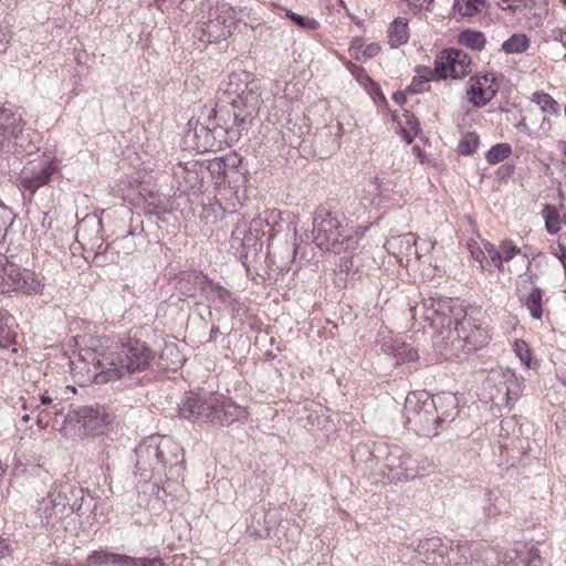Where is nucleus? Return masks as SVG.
I'll use <instances>...</instances> for the list:
<instances>
[{
  "mask_svg": "<svg viewBox=\"0 0 566 566\" xmlns=\"http://www.w3.org/2000/svg\"><path fill=\"white\" fill-rule=\"evenodd\" d=\"M427 318L439 324L432 337L436 353L446 361H461L488 343V332L459 301L429 302Z\"/></svg>",
  "mask_w": 566,
  "mask_h": 566,
  "instance_id": "1",
  "label": "nucleus"
},
{
  "mask_svg": "<svg viewBox=\"0 0 566 566\" xmlns=\"http://www.w3.org/2000/svg\"><path fill=\"white\" fill-rule=\"evenodd\" d=\"M94 381L104 385L151 367L156 352L139 338L128 337L105 350H94Z\"/></svg>",
  "mask_w": 566,
  "mask_h": 566,
  "instance_id": "2",
  "label": "nucleus"
},
{
  "mask_svg": "<svg viewBox=\"0 0 566 566\" xmlns=\"http://www.w3.org/2000/svg\"><path fill=\"white\" fill-rule=\"evenodd\" d=\"M314 242L322 251L340 254L358 248L361 233L349 226L344 217L319 207L313 217Z\"/></svg>",
  "mask_w": 566,
  "mask_h": 566,
  "instance_id": "3",
  "label": "nucleus"
},
{
  "mask_svg": "<svg viewBox=\"0 0 566 566\" xmlns=\"http://www.w3.org/2000/svg\"><path fill=\"white\" fill-rule=\"evenodd\" d=\"M179 415L187 420L219 426H229L247 418L244 408L210 392L187 396L179 406Z\"/></svg>",
  "mask_w": 566,
  "mask_h": 566,
  "instance_id": "4",
  "label": "nucleus"
},
{
  "mask_svg": "<svg viewBox=\"0 0 566 566\" xmlns=\"http://www.w3.org/2000/svg\"><path fill=\"white\" fill-rule=\"evenodd\" d=\"M42 135L25 127L22 114L10 108H0V154L17 157L31 156L39 151Z\"/></svg>",
  "mask_w": 566,
  "mask_h": 566,
  "instance_id": "5",
  "label": "nucleus"
},
{
  "mask_svg": "<svg viewBox=\"0 0 566 566\" xmlns=\"http://www.w3.org/2000/svg\"><path fill=\"white\" fill-rule=\"evenodd\" d=\"M136 457L138 470L165 472L182 463L184 450L170 437L153 436L136 448Z\"/></svg>",
  "mask_w": 566,
  "mask_h": 566,
  "instance_id": "6",
  "label": "nucleus"
},
{
  "mask_svg": "<svg viewBox=\"0 0 566 566\" xmlns=\"http://www.w3.org/2000/svg\"><path fill=\"white\" fill-rule=\"evenodd\" d=\"M405 427L419 436L434 437L444 419L437 413L433 398L427 391L410 392L405 401Z\"/></svg>",
  "mask_w": 566,
  "mask_h": 566,
  "instance_id": "7",
  "label": "nucleus"
},
{
  "mask_svg": "<svg viewBox=\"0 0 566 566\" xmlns=\"http://www.w3.org/2000/svg\"><path fill=\"white\" fill-rule=\"evenodd\" d=\"M223 92L233 108L234 123L239 127H243L247 120L253 118L260 105L256 85L248 83L240 74L234 73L229 75Z\"/></svg>",
  "mask_w": 566,
  "mask_h": 566,
  "instance_id": "8",
  "label": "nucleus"
},
{
  "mask_svg": "<svg viewBox=\"0 0 566 566\" xmlns=\"http://www.w3.org/2000/svg\"><path fill=\"white\" fill-rule=\"evenodd\" d=\"M208 14L200 22V40L209 43L226 40L235 24V10L229 3L208 0Z\"/></svg>",
  "mask_w": 566,
  "mask_h": 566,
  "instance_id": "9",
  "label": "nucleus"
},
{
  "mask_svg": "<svg viewBox=\"0 0 566 566\" xmlns=\"http://www.w3.org/2000/svg\"><path fill=\"white\" fill-rule=\"evenodd\" d=\"M44 284L33 271L21 269L7 259L0 260V294L20 292L32 295L40 294Z\"/></svg>",
  "mask_w": 566,
  "mask_h": 566,
  "instance_id": "10",
  "label": "nucleus"
},
{
  "mask_svg": "<svg viewBox=\"0 0 566 566\" xmlns=\"http://www.w3.org/2000/svg\"><path fill=\"white\" fill-rule=\"evenodd\" d=\"M113 421V415L105 406H83L69 412L64 422L75 423L80 436L102 433L103 430Z\"/></svg>",
  "mask_w": 566,
  "mask_h": 566,
  "instance_id": "11",
  "label": "nucleus"
},
{
  "mask_svg": "<svg viewBox=\"0 0 566 566\" xmlns=\"http://www.w3.org/2000/svg\"><path fill=\"white\" fill-rule=\"evenodd\" d=\"M381 474L390 483H398L411 480L417 476V468L410 455L406 454L401 448L391 447L381 462Z\"/></svg>",
  "mask_w": 566,
  "mask_h": 566,
  "instance_id": "12",
  "label": "nucleus"
},
{
  "mask_svg": "<svg viewBox=\"0 0 566 566\" xmlns=\"http://www.w3.org/2000/svg\"><path fill=\"white\" fill-rule=\"evenodd\" d=\"M471 72V59L459 49L444 50L434 62L433 77L462 78Z\"/></svg>",
  "mask_w": 566,
  "mask_h": 566,
  "instance_id": "13",
  "label": "nucleus"
},
{
  "mask_svg": "<svg viewBox=\"0 0 566 566\" xmlns=\"http://www.w3.org/2000/svg\"><path fill=\"white\" fill-rule=\"evenodd\" d=\"M59 166L55 159L44 157L35 164L24 167L19 177V185L24 190L34 195L40 188L49 185L57 172Z\"/></svg>",
  "mask_w": 566,
  "mask_h": 566,
  "instance_id": "14",
  "label": "nucleus"
},
{
  "mask_svg": "<svg viewBox=\"0 0 566 566\" xmlns=\"http://www.w3.org/2000/svg\"><path fill=\"white\" fill-rule=\"evenodd\" d=\"M216 109L210 108L208 109L203 122L196 124L193 128V136L198 140V149L207 151L221 148L227 130L216 123Z\"/></svg>",
  "mask_w": 566,
  "mask_h": 566,
  "instance_id": "15",
  "label": "nucleus"
},
{
  "mask_svg": "<svg viewBox=\"0 0 566 566\" xmlns=\"http://www.w3.org/2000/svg\"><path fill=\"white\" fill-rule=\"evenodd\" d=\"M499 86L493 74L472 76L467 94L469 102L475 107L485 106L497 93Z\"/></svg>",
  "mask_w": 566,
  "mask_h": 566,
  "instance_id": "16",
  "label": "nucleus"
},
{
  "mask_svg": "<svg viewBox=\"0 0 566 566\" xmlns=\"http://www.w3.org/2000/svg\"><path fill=\"white\" fill-rule=\"evenodd\" d=\"M535 277H536V274H532L528 277L523 279L518 283L517 291H518L521 301L524 303V305L530 311L531 316L535 319H541V317L543 315V310H542L543 291L539 287L533 286L528 294L524 293V290H526L528 285H533Z\"/></svg>",
  "mask_w": 566,
  "mask_h": 566,
  "instance_id": "17",
  "label": "nucleus"
},
{
  "mask_svg": "<svg viewBox=\"0 0 566 566\" xmlns=\"http://www.w3.org/2000/svg\"><path fill=\"white\" fill-rule=\"evenodd\" d=\"M54 497L48 492L46 496L38 502L35 515L40 524L45 527L53 528L64 517L61 511V504L55 502Z\"/></svg>",
  "mask_w": 566,
  "mask_h": 566,
  "instance_id": "18",
  "label": "nucleus"
},
{
  "mask_svg": "<svg viewBox=\"0 0 566 566\" xmlns=\"http://www.w3.org/2000/svg\"><path fill=\"white\" fill-rule=\"evenodd\" d=\"M180 284V290L186 296L197 297L200 294L203 297V301H209L208 290L211 281H209L202 273H188L181 279ZM198 303H200V301Z\"/></svg>",
  "mask_w": 566,
  "mask_h": 566,
  "instance_id": "19",
  "label": "nucleus"
},
{
  "mask_svg": "<svg viewBox=\"0 0 566 566\" xmlns=\"http://www.w3.org/2000/svg\"><path fill=\"white\" fill-rule=\"evenodd\" d=\"M41 405L42 410L38 415L36 423L41 428H45L49 426L48 417H56L64 413L66 408V403L63 399L57 396H52L49 391H44L41 394Z\"/></svg>",
  "mask_w": 566,
  "mask_h": 566,
  "instance_id": "20",
  "label": "nucleus"
},
{
  "mask_svg": "<svg viewBox=\"0 0 566 566\" xmlns=\"http://www.w3.org/2000/svg\"><path fill=\"white\" fill-rule=\"evenodd\" d=\"M444 542L439 537H432L419 545V555L423 557V562L427 565L442 566L444 564L443 557L444 553H447Z\"/></svg>",
  "mask_w": 566,
  "mask_h": 566,
  "instance_id": "21",
  "label": "nucleus"
},
{
  "mask_svg": "<svg viewBox=\"0 0 566 566\" xmlns=\"http://www.w3.org/2000/svg\"><path fill=\"white\" fill-rule=\"evenodd\" d=\"M49 492L54 500H56L55 502L62 505L61 511L64 515L72 499L81 495L82 500L84 494V490L82 488L63 481H55Z\"/></svg>",
  "mask_w": 566,
  "mask_h": 566,
  "instance_id": "22",
  "label": "nucleus"
},
{
  "mask_svg": "<svg viewBox=\"0 0 566 566\" xmlns=\"http://www.w3.org/2000/svg\"><path fill=\"white\" fill-rule=\"evenodd\" d=\"M436 303H442V301H459L458 298H450V297H443V296H429L422 298L420 303L416 304H409V314L410 318L415 322L418 321V318L423 319L429 324V326L434 331L439 324L432 323L431 319L427 318V305H429V302Z\"/></svg>",
  "mask_w": 566,
  "mask_h": 566,
  "instance_id": "23",
  "label": "nucleus"
},
{
  "mask_svg": "<svg viewBox=\"0 0 566 566\" xmlns=\"http://www.w3.org/2000/svg\"><path fill=\"white\" fill-rule=\"evenodd\" d=\"M388 39L391 48H399L409 39L408 21L405 18H397L388 29Z\"/></svg>",
  "mask_w": 566,
  "mask_h": 566,
  "instance_id": "24",
  "label": "nucleus"
},
{
  "mask_svg": "<svg viewBox=\"0 0 566 566\" xmlns=\"http://www.w3.org/2000/svg\"><path fill=\"white\" fill-rule=\"evenodd\" d=\"M208 296H209L208 302H210L212 298L213 303H218L219 305H224L226 307L231 308V310L234 307L233 303L235 300H234L232 293L229 292L223 286H221L220 284H216V283L211 282L210 287L208 290Z\"/></svg>",
  "mask_w": 566,
  "mask_h": 566,
  "instance_id": "25",
  "label": "nucleus"
},
{
  "mask_svg": "<svg viewBox=\"0 0 566 566\" xmlns=\"http://www.w3.org/2000/svg\"><path fill=\"white\" fill-rule=\"evenodd\" d=\"M485 0H457L453 9L461 15L471 18L482 12L485 8Z\"/></svg>",
  "mask_w": 566,
  "mask_h": 566,
  "instance_id": "26",
  "label": "nucleus"
},
{
  "mask_svg": "<svg viewBox=\"0 0 566 566\" xmlns=\"http://www.w3.org/2000/svg\"><path fill=\"white\" fill-rule=\"evenodd\" d=\"M112 250L117 254L120 252L124 255H129L136 250L135 237L132 232H128L126 235L115 239L112 243L107 244L105 251Z\"/></svg>",
  "mask_w": 566,
  "mask_h": 566,
  "instance_id": "27",
  "label": "nucleus"
},
{
  "mask_svg": "<svg viewBox=\"0 0 566 566\" xmlns=\"http://www.w3.org/2000/svg\"><path fill=\"white\" fill-rule=\"evenodd\" d=\"M530 48V40L525 34H513L502 44L506 54H520Z\"/></svg>",
  "mask_w": 566,
  "mask_h": 566,
  "instance_id": "28",
  "label": "nucleus"
},
{
  "mask_svg": "<svg viewBox=\"0 0 566 566\" xmlns=\"http://www.w3.org/2000/svg\"><path fill=\"white\" fill-rule=\"evenodd\" d=\"M13 317L7 310H0V349L10 347L14 336L10 329Z\"/></svg>",
  "mask_w": 566,
  "mask_h": 566,
  "instance_id": "29",
  "label": "nucleus"
},
{
  "mask_svg": "<svg viewBox=\"0 0 566 566\" xmlns=\"http://www.w3.org/2000/svg\"><path fill=\"white\" fill-rule=\"evenodd\" d=\"M461 44L475 51H480L485 46L486 40L482 32L474 30H464L459 35Z\"/></svg>",
  "mask_w": 566,
  "mask_h": 566,
  "instance_id": "30",
  "label": "nucleus"
},
{
  "mask_svg": "<svg viewBox=\"0 0 566 566\" xmlns=\"http://www.w3.org/2000/svg\"><path fill=\"white\" fill-rule=\"evenodd\" d=\"M512 154V147L506 143H499L492 146L485 154V159L490 165H495L509 158Z\"/></svg>",
  "mask_w": 566,
  "mask_h": 566,
  "instance_id": "31",
  "label": "nucleus"
},
{
  "mask_svg": "<svg viewBox=\"0 0 566 566\" xmlns=\"http://www.w3.org/2000/svg\"><path fill=\"white\" fill-rule=\"evenodd\" d=\"M444 547L447 548V553H444V564L442 566H461V552H463V548L459 547V543L447 539Z\"/></svg>",
  "mask_w": 566,
  "mask_h": 566,
  "instance_id": "32",
  "label": "nucleus"
},
{
  "mask_svg": "<svg viewBox=\"0 0 566 566\" xmlns=\"http://www.w3.org/2000/svg\"><path fill=\"white\" fill-rule=\"evenodd\" d=\"M532 101L538 104L544 113L556 115L559 112L558 103L553 98V96L545 92H535Z\"/></svg>",
  "mask_w": 566,
  "mask_h": 566,
  "instance_id": "33",
  "label": "nucleus"
},
{
  "mask_svg": "<svg viewBox=\"0 0 566 566\" xmlns=\"http://www.w3.org/2000/svg\"><path fill=\"white\" fill-rule=\"evenodd\" d=\"M480 144V137L476 133L470 132L462 136L458 145V151L461 155L469 156L475 153Z\"/></svg>",
  "mask_w": 566,
  "mask_h": 566,
  "instance_id": "34",
  "label": "nucleus"
},
{
  "mask_svg": "<svg viewBox=\"0 0 566 566\" xmlns=\"http://www.w3.org/2000/svg\"><path fill=\"white\" fill-rule=\"evenodd\" d=\"M98 559L105 566H130L134 563L133 557L114 553H103Z\"/></svg>",
  "mask_w": 566,
  "mask_h": 566,
  "instance_id": "35",
  "label": "nucleus"
},
{
  "mask_svg": "<svg viewBox=\"0 0 566 566\" xmlns=\"http://www.w3.org/2000/svg\"><path fill=\"white\" fill-rule=\"evenodd\" d=\"M542 213L545 219V227H546L547 232L551 234L557 233L560 229V223H559V216L556 212V210L549 206H546L543 209Z\"/></svg>",
  "mask_w": 566,
  "mask_h": 566,
  "instance_id": "36",
  "label": "nucleus"
},
{
  "mask_svg": "<svg viewBox=\"0 0 566 566\" xmlns=\"http://www.w3.org/2000/svg\"><path fill=\"white\" fill-rule=\"evenodd\" d=\"M398 354H396V364L416 361L419 358L418 352L406 343H398Z\"/></svg>",
  "mask_w": 566,
  "mask_h": 566,
  "instance_id": "37",
  "label": "nucleus"
},
{
  "mask_svg": "<svg viewBox=\"0 0 566 566\" xmlns=\"http://www.w3.org/2000/svg\"><path fill=\"white\" fill-rule=\"evenodd\" d=\"M286 17L293 21L297 27L304 30H315L318 27V22L314 19H310L306 17H303L298 13H295L291 10L286 11Z\"/></svg>",
  "mask_w": 566,
  "mask_h": 566,
  "instance_id": "38",
  "label": "nucleus"
},
{
  "mask_svg": "<svg viewBox=\"0 0 566 566\" xmlns=\"http://www.w3.org/2000/svg\"><path fill=\"white\" fill-rule=\"evenodd\" d=\"M406 3L408 10L412 14H419L422 11H432L434 0H401Z\"/></svg>",
  "mask_w": 566,
  "mask_h": 566,
  "instance_id": "39",
  "label": "nucleus"
},
{
  "mask_svg": "<svg viewBox=\"0 0 566 566\" xmlns=\"http://www.w3.org/2000/svg\"><path fill=\"white\" fill-rule=\"evenodd\" d=\"M397 243L405 244L406 245V252H411L413 250V253L417 254V250L415 249L416 244V238L413 233H406L402 235H398L392 238L388 241L389 247H395Z\"/></svg>",
  "mask_w": 566,
  "mask_h": 566,
  "instance_id": "40",
  "label": "nucleus"
},
{
  "mask_svg": "<svg viewBox=\"0 0 566 566\" xmlns=\"http://www.w3.org/2000/svg\"><path fill=\"white\" fill-rule=\"evenodd\" d=\"M514 352L520 360L528 368L531 364V350L524 340H516L514 343Z\"/></svg>",
  "mask_w": 566,
  "mask_h": 566,
  "instance_id": "41",
  "label": "nucleus"
},
{
  "mask_svg": "<svg viewBox=\"0 0 566 566\" xmlns=\"http://www.w3.org/2000/svg\"><path fill=\"white\" fill-rule=\"evenodd\" d=\"M459 547L463 548V552H461V555H463L461 556V566H472L474 563H478V559L473 556V543H459Z\"/></svg>",
  "mask_w": 566,
  "mask_h": 566,
  "instance_id": "42",
  "label": "nucleus"
},
{
  "mask_svg": "<svg viewBox=\"0 0 566 566\" xmlns=\"http://www.w3.org/2000/svg\"><path fill=\"white\" fill-rule=\"evenodd\" d=\"M437 77H433V73L431 72V76H415L411 84L407 87V92L411 94H418L424 90V85L430 80H436Z\"/></svg>",
  "mask_w": 566,
  "mask_h": 566,
  "instance_id": "43",
  "label": "nucleus"
},
{
  "mask_svg": "<svg viewBox=\"0 0 566 566\" xmlns=\"http://www.w3.org/2000/svg\"><path fill=\"white\" fill-rule=\"evenodd\" d=\"M502 256L505 261H511L515 255L521 253V250L514 244L512 240H504L501 243Z\"/></svg>",
  "mask_w": 566,
  "mask_h": 566,
  "instance_id": "44",
  "label": "nucleus"
},
{
  "mask_svg": "<svg viewBox=\"0 0 566 566\" xmlns=\"http://www.w3.org/2000/svg\"><path fill=\"white\" fill-rule=\"evenodd\" d=\"M13 548L8 538L0 537V563L11 558Z\"/></svg>",
  "mask_w": 566,
  "mask_h": 566,
  "instance_id": "45",
  "label": "nucleus"
},
{
  "mask_svg": "<svg viewBox=\"0 0 566 566\" xmlns=\"http://www.w3.org/2000/svg\"><path fill=\"white\" fill-rule=\"evenodd\" d=\"M398 343L399 342H395V340H387V339H384L382 343H381V346H380V349L382 353L389 355V356H392L395 359H396V354H398Z\"/></svg>",
  "mask_w": 566,
  "mask_h": 566,
  "instance_id": "46",
  "label": "nucleus"
},
{
  "mask_svg": "<svg viewBox=\"0 0 566 566\" xmlns=\"http://www.w3.org/2000/svg\"><path fill=\"white\" fill-rule=\"evenodd\" d=\"M22 408L27 411L38 412L39 415L40 411L42 410L41 397L39 398V400H36L34 397L30 398L29 400H24Z\"/></svg>",
  "mask_w": 566,
  "mask_h": 566,
  "instance_id": "47",
  "label": "nucleus"
},
{
  "mask_svg": "<svg viewBox=\"0 0 566 566\" xmlns=\"http://www.w3.org/2000/svg\"><path fill=\"white\" fill-rule=\"evenodd\" d=\"M363 453H368L369 458L366 461H374V451L370 450L368 444H359L354 453V459L361 458Z\"/></svg>",
  "mask_w": 566,
  "mask_h": 566,
  "instance_id": "48",
  "label": "nucleus"
},
{
  "mask_svg": "<svg viewBox=\"0 0 566 566\" xmlns=\"http://www.w3.org/2000/svg\"><path fill=\"white\" fill-rule=\"evenodd\" d=\"M483 245H484L485 253L488 254V256L490 258L491 261H493L495 259L497 260V258L500 255H502L499 252V250L495 248L494 244H492V243L486 241V242L483 243Z\"/></svg>",
  "mask_w": 566,
  "mask_h": 566,
  "instance_id": "49",
  "label": "nucleus"
},
{
  "mask_svg": "<svg viewBox=\"0 0 566 566\" xmlns=\"http://www.w3.org/2000/svg\"><path fill=\"white\" fill-rule=\"evenodd\" d=\"M553 36L555 41L562 43V45L566 49V28L565 29H555L553 30Z\"/></svg>",
  "mask_w": 566,
  "mask_h": 566,
  "instance_id": "50",
  "label": "nucleus"
},
{
  "mask_svg": "<svg viewBox=\"0 0 566 566\" xmlns=\"http://www.w3.org/2000/svg\"><path fill=\"white\" fill-rule=\"evenodd\" d=\"M83 500L84 497L81 500V495L76 496V497H73L72 501H71V504L69 505V510L71 512H75V513H80L82 506H83Z\"/></svg>",
  "mask_w": 566,
  "mask_h": 566,
  "instance_id": "51",
  "label": "nucleus"
},
{
  "mask_svg": "<svg viewBox=\"0 0 566 566\" xmlns=\"http://www.w3.org/2000/svg\"><path fill=\"white\" fill-rule=\"evenodd\" d=\"M380 51V46L376 43H371L369 45H367V48L364 50V55H366L367 57H373L375 55H377Z\"/></svg>",
  "mask_w": 566,
  "mask_h": 566,
  "instance_id": "52",
  "label": "nucleus"
},
{
  "mask_svg": "<svg viewBox=\"0 0 566 566\" xmlns=\"http://www.w3.org/2000/svg\"><path fill=\"white\" fill-rule=\"evenodd\" d=\"M144 566H165L164 562L159 557L155 558H142Z\"/></svg>",
  "mask_w": 566,
  "mask_h": 566,
  "instance_id": "53",
  "label": "nucleus"
},
{
  "mask_svg": "<svg viewBox=\"0 0 566 566\" xmlns=\"http://www.w3.org/2000/svg\"><path fill=\"white\" fill-rule=\"evenodd\" d=\"M353 268L352 259L344 258L340 260L339 270L342 272H348Z\"/></svg>",
  "mask_w": 566,
  "mask_h": 566,
  "instance_id": "54",
  "label": "nucleus"
},
{
  "mask_svg": "<svg viewBox=\"0 0 566 566\" xmlns=\"http://www.w3.org/2000/svg\"><path fill=\"white\" fill-rule=\"evenodd\" d=\"M8 43H9V41L6 36V34L0 31V54L6 52V50L8 48Z\"/></svg>",
  "mask_w": 566,
  "mask_h": 566,
  "instance_id": "55",
  "label": "nucleus"
},
{
  "mask_svg": "<svg viewBox=\"0 0 566 566\" xmlns=\"http://www.w3.org/2000/svg\"><path fill=\"white\" fill-rule=\"evenodd\" d=\"M559 249H560L562 253L557 256L560 260V262L563 263L564 269H565V274H566V248L559 245Z\"/></svg>",
  "mask_w": 566,
  "mask_h": 566,
  "instance_id": "56",
  "label": "nucleus"
},
{
  "mask_svg": "<svg viewBox=\"0 0 566 566\" xmlns=\"http://www.w3.org/2000/svg\"><path fill=\"white\" fill-rule=\"evenodd\" d=\"M503 260H504V258H503L502 255H500V256L497 258V260L495 259V260H493V261H492V262H493V264L495 265V268H496L500 272L504 271Z\"/></svg>",
  "mask_w": 566,
  "mask_h": 566,
  "instance_id": "57",
  "label": "nucleus"
},
{
  "mask_svg": "<svg viewBox=\"0 0 566 566\" xmlns=\"http://www.w3.org/2000/svg\"><path fill=\"white\" fill-rule=\"evenodd\" d=\"M219 334V328L217 326H212L210 331V339H214Z\"/></svg>",
  "mask_w": 566,
  "mask_h": 566,
  "instance_id": "58",
  "label": "nucleus"
},
{
  "mask_svg": "<svg viewBox=\"0 0 566 566\" xmlns=\"http://www.w3.org/2000/svg\"><path fill=\"white\" fill-rule=\"evenodd\" d=\"M558 149L566 157V142H559L558 143Z\"/></svg>",
  "mask_w": 566,
  "mask_h": 566,
  "instance_id": "59",
  "label": "nucleus"
},
{
  "mask_svg": "<svg viewBox=\"0 0 566 566\" xmlns=\"http://www.w3.org/2000/svg\"><path fill=\"white\" fill-rule=\"evenodd\" d=\"M339 138L338 137H334L333 140H332V149H337L339 147Z\"/></svg>",
  "mask_w": 566,
  "mask_h": 566,
  "instance_id": "60",
  "label": "nucleus"
},
{
  "mask_svg": "<svg viewBox=\"0 0 566 566\" xmlns=\"http://www.w3.org/2000/svg\"><path fill=\"white\" fill-rule=\"evenodd\" d=\"M133 564L130 566H144L143 565V562H142V558H134L133 557Z\"/></svg>",
  "mask_w": 566,
  "mask_h": 566,
  "instance_id": "61",
  "label": "nucleus"
},
{
  "mask_svg": "<svg viewBox=\"0 0 566 566\" xmlns=\"http://www.w3.org/2000/svg\"><path fill=\"white\" fill-rule=\"evenodd\" d=\"M494 514H497V510L496 507H488V515H494Z\"/></svg>",
  "mask_w": 566,
  "mask_h": 566,
  "instance_id": "62",
  "label": "nucleus"
},
{
  "mask_svg": "<svg viewBox=\"0 0 566 566\" xmlns=\"http://www.w3.org/2000/svg\"><path fill=\"white\" fill-rule=\"evenodd\" d=\"M492 495H493V492L488 490L486 493H485V496L488 497V501L491 502L492 500Z\"/></svg>",
  "mask_w": 566,
  "mask_h": 566,
  "instance_id": "63",
  "label": "nucleus"
},
{
  "mask_svg": "<svg viewBox=\"0 0 566 566\" xmlns=\"http://www.w3.org/2000/svg\"><path fill=\"white\" fill-rule=\"evenodd\" d=\"M505 10H510V11H512V12H515L516 7H514V6H507V7L505 8Z\"/></svg>",
  "mask_w": 566,
  "mask_h": 566,
  "instance_id": "64",
  "label": "nucleus"
}]
</instances>
